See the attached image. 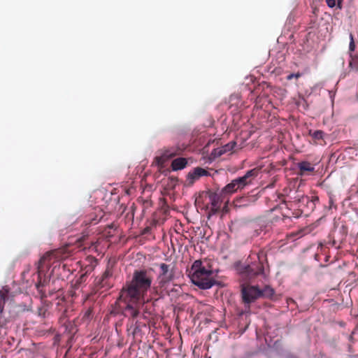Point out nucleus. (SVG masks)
<instances>
[{"mask_svg":"<svg viewBox=\"0 0 358 358\" xmlns=\"http://www.w3.org/2000/svg\"><path fill=\"white\" fill-rule=\"evenodd\" d=\"M152 282V275L145 269L136 270L131 280L121 289L119 296L115 301L112 314L122 313L125 317H138L141 313L143 317L150 315L151 311L148 304L152 298L145 299Z\"/></svg>","mask_w":358,"mask_h":358,"instance_id":"f257e3e1","label":"nucleus"},{"mask_svg":"<svg viewBox=\"0 0 358 358\" xmlns=\"http://www.w3.org/2000/svg\"><path fill=\"white\" fill-rule=\"evenodd\" d=\"M192 271L193 273L191 274V280L199 288L207 289L215 284L213 271L203 266L200 260H196L193 263Z\"/></svg>","mask_w":358,"mask_h":358,"instance_id":"f03ea898","label":"nucleus"},{"mask_svg":"<svg viewBox=\"0 0 358 358\" xmlns=\"http://www.w3.org/2000/svg\"><path fill=\"white\" fill-rule=\"evenodd\" d=\"M250 259H254L253 262H247L236 266L238 273L244 278L250 280L264 273V266L260 260L259 255H255L254 258L250 256Z\"/></svg>","mask_w":358,"mask_h":358,"instance_id":"7ed1b4c3","label":"nucleus"},{"mask_svg":"<svg viewBox=\"0 0 358 358\" xmlns=\"http://www.w3.org/2000/svg\"><path fill=\"white\" fill-rule=\"evenodd\" d=\"M259 169L255 168L248 171L243 176L238 177L227 184L221 191L222 194H231L238 190L243 189L245 187L250 185L255 178L258 176Z\"/></svg>","mask_w":358,"mask_h":358,"instance_id":"20e7f679","label":"nucleus"},{"mask_svg":"<svg viewBox=\"0 0 358 358\" xmlns=\"http://www.w3.org/2000/svg\"><path fill=\"white\" fill-rule=\"evenodd\" d=\"M68 255L63 249H56L47 252L39 260L38 264V269H48L52 265H55L52 272L57 266H60V261L66 258Z\"/></svg>","mask_w":358,"mask_h":358,"instance_id":"39448f33","label":"nucleus"},{"mask_svg":"<svg viewBox=\"0 0 358 358\" xmlns=\"http://www.w3.org/2000/svg\"><path fill=\"white\" fill-rule=\"evenodd\" d=\"M113 268L110 264H108L106 270L101 276L95 278L94 284L96 291H107L113 286Z\"/></svg>","mask_w":358,"mask_h":358,"instance_id":"423d86ee","label":"nucleus"},{"mask_svg":"<svg viewBox=\"0 0 358 358\" xmlns=\"http://www.w3.org/2000/svg\"><path fill=\"white\" fill-rule=\"evenodd\" d=\"M86 262H87V264H86L84 268H83V273L78 278L72 282L71 288L80 289L82 285L85 283L88 274L92 272L97 265V259L93 257H87Z\"/></svg>","mask_w":358,"mask_h":358,"instance_id":"0eeeda50","label":"nucleus"},{"mask_svg":"<svg viewBox=\"0 0 358 358\" xmlns=\"http://www.w3.org/2000/svg\"><path fill=\"white\" fill-rule=\"evenodd\" d=\"M159 266L160 271L157 277V280L159 286L163 287L173 280L174 271L173 268H171L170 265L165 263H161Z\"/></svg>","mask_w":358,"mask_h":358,"instance_id":"6e6552de","label":"nucleus"},{"mask_svg":"<svg viewBox=\"0 0 358 358\" xmlns=\"http://www.w3.org/2000/svg\"><path fill=\"white\" fill-rule=\"evenodd\" d=\"M243 301L245 303H251L261 298L260 289L258 286H243L241 289Z\"/></svg>","mask_w":358,"mask_h":358,"instance_id":"1a4fd4ad","label":"nucleus"},{"mask_svg":"<svg viewBox=\"0 0 358 358\" xmlns=\"http://www.w3.org/2000/svg\"><path fill=\"white\" fill-rule=\"evenodd\" d=\"M46 270L37 268L38 280L36 283V288L38 293L41 294V298H46V290L45 287L50 283V277H47L45 274Z\"/></svg>","mask_w":358,"mask_h":358,"instance_id":"9d476101","label":"nucleus"},{"mask_svg":"<svg viewBox=\"0 0 358 358\" xmlns=\"http://www.w3.org/2000/svg\"><path fill=\"white\" fill-rule=\"evenodd\" d=\"M179 154V150L176 148H167L162 150V154L155 157V163L160 167L164 166L165 162L169 159Z\"/></svg>","mask_w":358,"mask_h":358,"instance_id":"9b49d317","label":"nucleus"},{"mask_svg":"<svg viewBox=\"0 0 358 358\" xmlns=\"http://www.w3.org/2000/svg\"><path fill=\"white\" fill-rule=\"evenodd\" d=\"M129 317V322L127 323V331L129 334H131L134 337L138 336L141 331V328L143 327H145V324L144 323H142L138 320H136V319L138 317Z\"/></svg>","mask_w":358,"mask_h":358,"instance_id":"f8f14e48","label":"nucleus"},{"mask_svg":"<svg viewBox=\"0 0 358 358\" xmlns=\"http://www.w3.org/2000/svg\"><path fill=\"white\" fill-rule=\"evenodd\" d=\"M208 171L201 167H196L192 171L189 172L187 176V180L189 185H192L201 177L209 176Z\"/></svg>","mask_w":358,"mask_h":358,"instance_id":"ddd939ff","label":"nucleus"},{"mask_svg":"<svg viewBox=\"0 0 358 358\" xmlns=\"http://www.w3.org/2000/svg\"><path fill=\"white\" fill-rule=\"evenodd\" d=\"M221 192H210L209 194V199L211 204V210L213 212H217L220 208V204L222 202L221 199Z\"/></svg>","mask_w":358,"mask_h":358,"instance_id":"4468645a","label":"nucleus"},{"mask_svg":"<svg viewBox=\"0 0 358 358\" xmlns=\"http://www.w3.org/2000/svg\"><path fill=\"white\" fill-rule=\"evenodd\" d=\"M299 174L303 176L306 173H311L315 171V167L313 164L307 161H303L298 163Z\"/></svg>","mask_w":358,"mask_h":358,"instance_id":"2eb2a0df","label":"nucleus"},{"mask_svg":"<svg viewBox=\"0 0 358 358\" xmlns=\"http://www.w3.org/2000/svg\"><path fill=\"white\" fill-rule=\"evenodd\" d=\"M187 164V160L185 158L178 157L172 161L171 169L174 171L182 170L186 167Z\"/></svg>","mask_w":358,"mask_h":358,"instance_id":"dca6fc26","label":"nucleus"},{"mask_svg":"<svg viewBox=\"0 0 358 358\" xmlns=\"http://www.w3.org/2000/svg\"><path fill=\"white\" fill-rule=\"evenodd\" d=\"M236 145V143L234 141H231L222 148H218L217 150H215V154L218 156H221L222 155L232 151L235 146Z\"/></svg>","mask_w":358,"mask_h":358,"instance_id":"f3484780","label":"nucleus"},{"mask_svg":"<svg viewBox=\"0 0 358 358\" xmlns=\"http://www.w3.org/2000/svg\"><path fill=\"white\" fill-rule=\"evenodd\" d=\"M349 64H348V68L350 69V71L357 73L358 72V55H353L351 56H349Z\"/></svg>","mask_w":358,"mask_h":358,"instance_id":"a211bd4d","label":"nucleus"},{"mask_svg":"<svg viewBox=\"0 0 358 358\" xmlns=\"http://www.w3.org/2000/svg\"><path fill=\"white\" fill-rule=\"evenodd\" d=\"M95 215L90 218L89 220H85L86 224H97L103 216V214L101 209H95Z\"/></svg>","mask_w":358,"mask_h":358,"instance_id":"6ab92c4d","label":"nucleus"},{"mask_svg":"<svg viewBox=\"0 0 358 358\" xmlns=\"http://www.w3.org/2000/svg\"><path fill=\"white\" fill-rule=\"evenodd\" d=\"M274 294V289L268 285H266L262 289H260L261 298L271 299Z\"/></svg>","mask_w":358,"mask_h":358,"instance_id":"aec40b11","label":"nucleus"},{"mask_svg":"<svg viewBox=\"0 0 358 358\" xmlns=\"http://www.w3.org/2000/svg\"><path fill=\"white\" fill-rule=\"evenodd\" d=\"M350 44H349L348 55H349V56H351L353 55H356L354 52L355 50V48H356V45H355V40H354V36L352 33L350 34Z\"/></svg>","mask_w":358,"mask_h":358,"instance_id":"412c9836","label":"nucleus"},{"mask_svg":"<svg viewBox=\"0 0 358 358\" xmlns=\"http://www.w3.org/2000/svg\"><path fill=\"white\" fill-rule=\"evenodd\" d=\"M309 134L315 141L322 140V139H323V137H324V132L322 130H316L314 131H312L311 130H310Z\"/></svg>","mask_w":358,"mask_h":358,"instance_id":"4be33fe9","label":"nucleus"},{"mask_svg":"<svg viewBox=\"0 0 358 358\" xmlns=\"http://www.w3.org/2000/svg\"><path fill=\"white\" fill-rule=\"evenodd\" d=\"M296 105L299 107H301L303 109L306 110L308 107V105L307 103V101L303 97H300L298 101H296Z\"/></svg>","mask_w":358,"mask_h":358,"instance_id":"5701e85b","label":"nucleus"},{"mask_svg":"<svg viewBox=\"0 0 358 358\" xmlns=\"http://www.w3.org/2000/svg\"><path fill=\"white\" fill-rule=\"evenodd\" d=\"M301 76V73H290L287 76V80H292V78H299Z\"/></svg>","mask_w":358,"mask_h":358,"instance_id":"b1692460","label":"nucleus"},{"mask_svg":"<svg viewBox=\"0 0 358 358\" xmlns=\"http://www.w3.org/2000/svg\"><path fill=\"white\" fill-rule=\"evenodd\" d=\"M329 7L334 8L336 6V0H326Z\"/></svg>","mask_w":358,"mask_h":358,"instance_id":"393cba45","label":"nucleus"},{"mask_svg":"<svg viewBox=\"0 0 358 358\" xmlns=\"http://www.w3.org/2000/svg\"><path fill=\"white\" fill-rule=\"evenodd\" d=\"M92 313V308H89L88 310H86V312L84 314V317H88L91 315Z\"/></svg>","mask_w":358,"mask_h":358,"instance_id":"a878e982","label":"nucleus"},{"mask_svg":"<svg viewBox=\"0 0 358 358\" xmlns=\"http://www.w3.org/2000/svg\"><path fill=\"white\" fill-rule=\"evenodd\" d=\"M77 290H78V289H73V288H72V289L69 291L70 294H71V296L72 297H73V296H75L76 295V291H77Z\"/></svg>","mask_w":358,"mask_h":358,"instance_id":"bb28decb","label":"nucleus"},{"mask_svg":"<svg viewBox=\"0 0 358 358\" xmlns=\"http://www.w3.org/2000/svg\"><path fill=\"white\" fill-rule=\"evenodd\" d=\"M311 201H312L313 204L315 206V202L319 201V198L317 196H312Z\"/></svg>","mask_w":358,"mask_h":358,"instance_id":"cd10ccee","label":"nucleus"},{"mask_svg":"<svg viewBox=\"0 0 358 358\" xmlns=\"http://www.w3.org/2000/svg\"><path fill=\"white\" fill-rule=\"evenodd\" d=\"M1 297L5 301L6 298V294L5 293H3L2 292H0Z\"/></svg>","mask_w":358,"mask_h":358,"instance_id":"c85d7f7f","label":"nucleus"},{"mask_svg":"<svg viewBox=\"0 0 358 358\" xmlns=\"http://www.w3.org/2000/svg\"><path fill=\"white\" fill-rule=\"evenodd\" d=\"M341 1H338V6L340 8H341Z\"/></svg>","mask_w":358,"mask_h":358,"instance_id":"c756f323","label":"nucleus"},{"mask_svg":"<svg viewBox=\"0 0 358 358\" xmlns=\"http://www.w3.org/2000/svg\"><path fill=\"white\" fill-rule=\"evenodd\" d=\"M287 358H297L296 357H294V356H289V357Z\"/></svg>","mask_w":358,"mask_h":358,"instance_id":"7c9ffc66","label":"nucleus"},{"mask_svg":"<svg viewBox=\"0 0 358 358\" xmlns=\"http://www.w3.org/2000/svg\"><path fill=\"white\" fill-rule=\"evenodd\" d=\"M306 199L307 201H309V198L308 196H306Z\"/></svg>","mask_w":358,"mask_h":358,"instance_id":"2f4dec72","label":"nucleus"},{"mask_svg":"<svg viewBox=\"0 0 358 358\" xmlns=\"http://www.w3.org/2000/svg\"><path fill=\"white\" fill-rule=\"evenodd\" d=\"M209 358H211V357H209Z\"/></svg>","mask_w":358,"mask_h":358,"instance_id":"473e14b6","label":"nucleus"}]
</instances>
